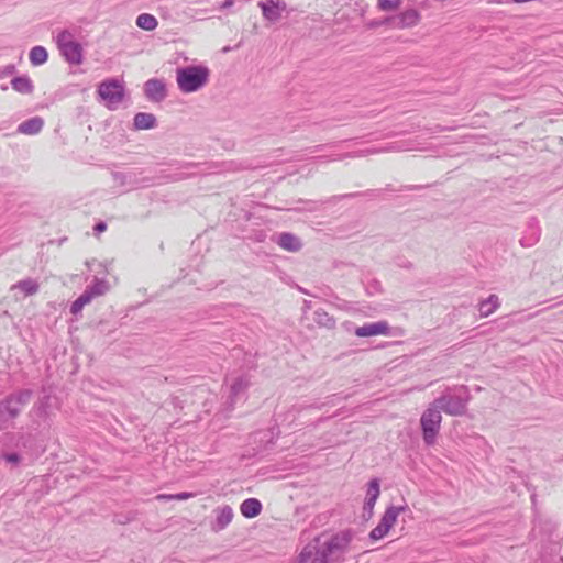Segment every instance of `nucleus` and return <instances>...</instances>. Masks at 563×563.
<instances>
[{"label":"nucleus","mask_w":563,"mask_h":563,"mask_svg":"<svg viewBox=\"0 0 563 563\" xmlns=\"http://www.w3.org/2000/svg\"><path fill=\"white\" fill-rule=\"evenodd\" d=\"M352 540L350 531L320 534L300 551L297 563H339Z\"/></svg>","instance_id":"f257e3e1"},{"label":"nucleus","mask_w":563,"mask_h":563,"mask_svg":"<svg viewBox=\"0 0 563 563\" xmlns=\"http://www.w3.org/2000/svg\"><path fill=\"white\" fill-rule=\"evenodd\" d=\"M471 400V393L467 386L456 385L446 388L432 404L449 416L461 417L465 415Z\"/></svg>","instance_id":"f03ea898"},{"label":"nucleus","mask_w":563,"mask_h":563,"mask_svg":"<svg viewBox=\"0 0 563 563\" xmlns=\"http://www.w3.org/2000/svg\"><path fill=\"white\" fill-rule=\"evenodd\" d=\"M209 76V68L202 65H189L176 70V81L179 90L184 93L200 90L208 82Z\"/></svg>","instance_id":"7ed1b4c3"},{"label":"nucleus","mask_w":563,"mask_h":563,"mask_svg":"<svg viewBox=\"0 0 563 563\" xmlns=\"http://www.w3.org/2000/svg\"><path fill=\"white\" fill-rule=\"evenodd\" d=\"M33 397V390L22 388L8 394L0 400V422L15 420Z\"/></svg>","instance_id":"20e7f679"},{"label":"nucleus","mask_w":563,"mask_h":563,"mask_svg":"<svg viewBox=\"0 0 563 563\" xmlns=\"http://www.w3.org/2000/svg\"><path fill=\"white\" fill-rule=\"evenodd\" d=\"M97 95L104 106L114 111L125 97V86L118 78H108L98 85Z\"/></svg>","instance_id":"39448f33"},{"label":"nucleus","mask_w":563,"mask_h":563,"mask_svg":"<svg viewBox=\"0 0 563 563\" xmlns=\"http://www.w3.org/2000/svg\"><path fill=\"white\" fill-rule=\"evenodd\" d=\"M441 411L431 402L420 418L422 439L427 445L430 446L434 444L441 428Z\"/></svg>","instance_id":"423d86ee"},{"label":"nucleus","mask_w":563,"mask_h":563,"mask_svg":"<svg viewBox=\"0 0 563 563\" xmlns=\"http://www.w3.org/2000/svg\"><path fill=\"white\" fill-rule=\"evenodd\" d=\"M56 43L62 56L71 65H80L82 63V46L74 40L73 34L68 30L58 33Z\"/></svg>","instance_id":"0eeeda50"},{"label":"nucleus","mask_w":563,"mask_h":563,"mask_svg":"<svg viewBox=\"0 0 563 563\" xmlns=\"http://www.w3.org/2000/svg\"><path fill=\"white\" fill-rule=\"evenodd\" d=\"M407 505L404 506H394L390 505L386 508L384 515L382 516L378 525L372 529L369 532L371 541H378L383 539L390 530V528L395 525L397 517L407 510Z\"/></svg>","instance_id":"6e6552de"},{"label":"nucleus","mask_w":563,"mask_h":563,"mask_svg":"<svg viewBox=\"0 0 563 563\" xmlns=\"http://www.w3.org/2000/svg\"><path fill=\"white\" fill-rule=\"evenodd\" d=\"M111 176L118 186L124 187V188H126V190L145 188V187H150L153 185L152 178L141 177V172H136V170H130L126 173L112 172Z\"/></svg>","instance_id":"1a4fd4ad"},{"label":"nucleus","mask_w":563,"mask_h":563,"mask_svg":"<svg viewBox=\"0 0 563 563\" xmlns=\"http://www.w3.org/2000/svg\"><path fill=\"white\" fill-rule=\"evenodd\" d=\"M250 377L246 374L239 375L231 378L230 394L225 401L228 409H233L235 402L245 397L246 390L250 387Z\"/></svg>","instance_id":"9d476101"},{"label":"nucleus","mask_w":563,"mask_h":563,"mask_svg":"<svg viewBox=\"0 0 563 563\" xmlns=\"http://www.w3.org/2000/svg\"><path fill=\"white\" fill-rule=\"evenodd\" d=\"M380 494V481L375 477L367 484L366 497L363 505V517L369 519L374 514L375 504Z\"/></svg>","instance_id":"9b49d317"},{"label":"nucleus","mask_w":563,"mask_h":563,"mask_svg":"<svg viewBox=\"0 0 563 563\" xmlns=\"http://www.w3.org/2000/svg\"><path fill=\"white\" fill-rule=\"evenodd\" d=\"M258 7L262 9L264 19L276 22L282 18L283 11L286 10V2L284 0H265L260 1Z\"/></svg>","instance_id":"f8f14e48"},{"label":"nucleus","mask_w":563,"mask_h":563,"mask_svg":"<svg viewBox=\"0 0 563 563\" xmlns=\"http://www.w3.org/2000/svg\"><path fill=\"white\" fill-rule=\"evenodd\" d=\"M144 93L150 101L161 102L167 96L166 85L162 79H148L144 84Z\"/></svg>","instance_id":"ddd939ff"},{"label":"nucleus","mask_w":563,"mask_h":563,"mask_svg":"<svg viewBox=\"0 0 563 563\" xmlns=\"http://www.w3.org/2000/svg\"><path fill=\"white\" fill-rule=\"evenodd\" d=\"M541 236V228L539 225V221L536 217H532L528 220L526 230L519 240V243L522 247H531L536 245Z\"/></svg>","instance_id":"4468645a"},{"label":"nucleus","mask_w":563,"mask_h":563,"mask_svg":"<svg viewBox=\"0 0 563 563\" xmlns=\"http://www.w3.org/2000/svg\"><path fill=\"white\" fill-rule=\"evenodd\" d=\"M390 327L387 321H378L373 323H365L355 329V335L360 338H368L375 335H389Z\"/></svg>","instance_id":"2eb2a0df"},{"label":"nucleus","mask_w":563,"mask_h":563,"mask_svg":"<svg viewBox=\"0 0 563 563\" xmlns=\"http://www.w3.org/2000/svg\"><path fill=\"white\" fill-rule=\"evenodd\" d=\"M419 20L420 13L416 9H407L387 21H391L395 27L405 29L415 26Z\"/></svg>","instance_id":"dca6fc26"},{"label":"nucleus","mask_w":563,"mask_h":563,"mask_svg":"<svg viewBox=\"0 0 563 563\" xmlns=\"http://www.w3.org/2000/svg\"><path fill=\"white\" fill-rule=\"evenodd\" d=\"M276 244H278L282 249L289 252H298L302 247L301 240L290 232H282L272 238Z\"/></svg>","instance_id":"f3484780"},{"label":"nucleus","mask_w":563,"mask_h":563,"mask_svg":"<svg viewBox=\"0 0 563 563\" xmlns=\"http://www.w3.org/2000/svg\"><path fill=\"white\" fill-rule=\"evenodd\" d=\"M157 126V119L153 113L137 112L133 118L134 131L151 130Z\"/></svg>","instance_id":"a211bd4d"},{"label":"nucleus","mask_w":563,"mask_h":563,"mask_svg":"<svg viewBox=\"0 0 563 563\" xmlns=\"http://www.w3.org/2000/svg\"><path fill=\"white\" fill-rule=\"evenodd\" d=\"M216 521L212 523V530L221 531L228 527V525L233 519V509L232 507L225 505L216 510Z\"/></svg>","instance_id":"6ab92c4d"},{"label":"nucleus","mask_w":563,"mask_h":563,"mask_svg":"<svg viewBox=\"0 0 563 563\" xmlns=\"http://www.w3.org/2000/svg\"><path fill=\"white\" fill-rule=\"evenodd\" d=\"M44 126V120L41 117H33L18 125V133L25 135H36Z\"/></svg>","instance_id":"aec40b11"},{"label":"nucleus","mask_w":563,"mask_h":563,"mask_svg":"<svg viewBox=\"0 0 563 563\" xmlns=\"http://www.w3.org/2000/svg\"><path fill=\"white\" fill-rule=\"evenodd\" d=\"M262 509V503L257 498H247L240 506L242 516L247 519L257 517Z\"/></svg>","instance_id":"412c9836"},{"label":"nucleus","mask_w":563,"mask_h":563,"mask_svg":"<svg viewBox=\"0 0 563 563\" xmlns=\"http://www.w3.org/2000/svg\"><path fill=\"white\" fill-rule=\"evenodd\" d=\"M12 88L22 95H31L34 91V85L27 75L16 76L11 80Z\"/></svg>","instance_id":"4be33fe9"},{"label":"nucleus","mask_w":563,"mask_h":563,"mask_svg":"<svg viewBox=\"0 0 563 563\" xmlns=\"http://www.w3.org/2000/svg\"><path fill=\"white\" fill-rule=\"evenodd\" d=\"M499 298L497 295H490L488 298L478 303V311L482 317H488L499 307Z\"/></svg>","instance_id":"5701e85b"},{"label":"nucleus","mask_w":563,"mask_h":563,"mask_svg":"<svg viewBox=\"0 0 563 563\" xmlns=\"http://www.w3.org/2000/svg\"><path fill=\"white\" fill-rule=\"evenodd\" d=\"M313 321L322 328L333 329L335 327V320L325 310L317 309L313 312Z\"/></svg>","instance_id":"b1692460"},{"label":"nucleus","mask_w":563,"mask_h":563,"mask_svg":"<svg viewBox=\"0 0 563 563\" xmlns=\"http://www.w3.org/2000/svg\"><path fill=\"white\" fill-rule=\"evenodd\" d=\"M14 288L20 289L25 296H33L38 291L40 285L33 278H25L15 284Z\"/></svg>","instance_id":"393cba45"},{"label":"nucleus","mask_w":563,"mask_h":563,"mask_svg":"<svg viewBox=\"0 0 563 563\" xmlns=\"http://www.w3.org/2000/svg\"><path fill=\"white\" fill-rule=\"evenodd\" d=\"M29 58H30V62L32 65L40 66V65H43L47 60L48 53H47L46 48L43 46H34L30 51Z\"/></svg>","instance_id":"a878e982"},{"label":"nucleus","mask_w":563,"mask_h":563,"mask_svg":"<svg viewBox=\"0 0 563 563\" xmlns=\"http://www.w3.org/2000/svg\"><path fill=\"white\" fill-rule=\"evenodd\" d=\"M136 25L145 31H153L157 27V19L150 13H142L136 18Z\"/></svg>","instance_id":"bb28decb"},{"label":"nucleus","mask_w":563,"mask_h":563,"mask_svg":"<svg viewBox=\"0 0 563 563\" xmlns=\"http://www.w3.org/2000/svg\"><path fill=\"white\" fill-rule=\"evenodd\" d=\"M108 290V283L104 279L95 278L91 285H88L85 291L93 297L103 295Z\"/></svg>","instance_id":"cd10ccee"},{"label":"nucleus","mask_w":563,"mask_h":563,"mask_svg":"<svg viewBox=\"0 0 563 563\" xmlns=\"http://www.w3.org/2000/svg\"><path fill=\"white\" fill-rule=\"evenodd\" d=\"M380 192H382V190H379V189H369L364 192H351V194H345V195L333 196L330 198L329 201H340L345 198H354V197H358V196L374 199V198H377L380 195Z\"/></svg>","instance_id":"c85d7f7f"},{"label":"nucleus","mask_w":563,"mask_h":563,"mask_svg":"<svg viewBox=\"0 0 563 563\" xmlns=\"http://www.w3.org/2000/svg\"><path fill=\"white\" fill-rule=\"evenodd\" d=\"M91 301V295L84 292L70 305V313L78 314L82 308Z\"/></svg>","instance_id":"c756f323"},{"label":"nucleus","mask_w":563,"mask_h":563,"mask_svg":"<svg viewBox=\"0 0 563 563\" xmlns=\"http://www.w3.org/2000/svg\"><path fill=\"white\" fill-rule=\"evenodd\" d=\"M380 151H382L380 148H375V147L366 148V150L356 151V152L345 154V155H331L328 157L327 161H339V159H342L343 157H361V156H365L368 154H376V153H379Z\"/></svg>","instance_id":"7c9ffc66"},{"label":"nucleus","mask_w":563,"mask_h":563,"mask_svg":"<svg viewBox=\"0 0 563 563\" xmlns=\"http://www.w3.org/2000/svg\"><path fill=\"white\" fill-rule=\"evenodd\" d=\"M364 287L368 296H376L383 292L382 284L376 278H371L364 282Z\"/></svg>","instance_id":"2f4dec72"},{"label":"nucleus","mask_w":563,"mask_h":563,"mask_svg":"<svg viewBox=\"0 0 563 563\" xmlns=\"http://www.w3.org/2000/svg\"><path fill=\"white\" fill-rule=\"evenodd\" d=\"M194 494L192 493H178V494H174V495H166V494H159L157 495V499H162V500H172V499H175V500H185V499H188L190 497H192Z\"/></svg>","instance_id":"473e14b6"},{"label":"nucleus","mask_w":563,"mask_h":563,"mask_svg":"<svg viewBox=\"0 0 563 563\" xmlns=\"http://www.w3.org/2000/svg\"><path fill=\"white\" fill-rule=\"evenodd\" d=\"M401 0H378V8L383 11H390L397 9Z\"/></svg>","instance_id":"72a5a7b5"},{"label":"nucleus","mask_w":563,"mask_h":563,"mask_svg":"<svg viewBox=\"0 0 563 563\" xmlns=\"http://www.w3.org/2000/svg\"><path fill=\"white\" fill-rule=\"evenodd\" d=\"M15 73H16V67L14 64H8L3 67H0V78L11 76Z\"/></svg>","instance_id":"f704fd0d"},{"label":"nucleus","mask_w":563,"mask_h":563,"mask_svg":"<svg viewBox=\"0 0 563 563\" xmlns=\"http://www.w3.org/2000/svg\"><path fill=\"white\" fill-rule=\"evenodd\" d=\"M49 399H51L49 396H44L38 400V404H37L38 413H41V415L46 413V409L48 407Z\"/></svg>","instance_id":"c9c22d12"},{"label":"nucleus","mask_w":563,"mask_h":563,"mask_svg":"<svg viewBox=\"0 0 563 563\" xmlns=\"http://www.w3.org/2000/svg\"><path fill=\"white\" fill-rule=\"evenodd\" d=\"M4 460L9 463H19L20 460H21V456L19 453H15V452H11V453H7L4 454Z\"/></svg>","instance_id":"e433bc0d"},{"label":"nucleus","mask_w":563,"mask_h":563,"mask_svg":"<svg viewBox=\"0 0 563 563\" xmlns=\"http://www.w3.org/2000/svg\"><path fill=\"white\" fill-rule=\"evenodd\" d=\"M93 230H95V232H96L97 234H98V233H101V232H103V231H106V230H107V223H106V222H103V221H100V222H98V223H96V224H95Z\"/></svg>","instance_id":"4c0bfd02"},{"label":"nucleus","mask_w":563,"mask_h":563,"mask_svg":"<svg viewBox=\"0 0 563 563\" xmlns=\"http://www.w3.org/2000/svg\"><path fill=\"white\" fill-rule=\"evenodd\" d=\"M132 518L130 516H124V515H115V522L120 523V525H124L126 522H129Z\"/></svg>","instance_id":"58836bf2"},{"label":"nucleus","mask_w":563,"mask_h":563,"mask_svg":"<svg viewBox=\"0 0 563 563\" xmlns=\"http://www.w3.org/2000/svg\"><path fill=\"white\" fill-rule=\"evenodd\" d=\"M489 4H507L510 3L511 0H488Z\"/></svg>","instance_id":"ea45409f"},{"label":"nucleus","mask_w":563,"mask_h":563,"mask_svg":"<svg viewBox=\"0 0 563 563\" xmlns=\"http://www.w3.org/2000/svg\"><path fill=\"white\" fill-rule=\"evenodd\" d=\"M234 3L233 0H224L223 3L221 4V9H228L230 7H232Z\"/></svg>","instance_id":"a19ab883"},{"label":"nucleus","mask_w":563,"mask_h":563,"mask_svg":"<svg viewBox=\"0 0 563 563\" xmlns=\"http://www.w3.org/2000/svg\"><path fill=\"white\" fill-rule=\"evenodd\" d=\"M350 117L349 115H341V117H333L331 120L333 121H344V120H347Z\"/></svg>","instance_id":"79ce46f5"},{"label":"nucleus","mask_w":563,"mask_h":563,"mask_svg":"<svg viewBox=\"0 0 563 563\" xmlns=\"http://www.w3.org/2000/svg\"><path fill=\"white\" fill-rule=\"evenodd\" d=\"M310 305H311V302H310V301H305V308H306V309H309V308H310Z\"/></svg>","instance_id":"37998d69"},{"label":"nucleus","mask_w":563,"mask_h":563,"mask_svg":"<svg viewBox=\"0 0 563 563\" xmlns=\"http://www.w3.org/2000/svg\"><path fill=\"white\" fill-rule=\"evenodd\" d=\"M439 131H444L446 130L445 128H441V126H437Z\"/></svg>","instance_id":"c03bdc74"},{"label":"nucleus","mask_w":563,"mask_h":563,"mask_svg":"<svg viewBox=\"0 0 563 563\" xmlns=\"http://www.w3.org/2000/svg\"><path fill=\"white\" fill-rule=\"evenodd\" d=\"M311 407L317 408V409H320V407H321V406H319V405H312Z\"/></svg>","instance_id":"a18cd8bd"},{"label":"nucleus","mask_w":563,"mask_h":563,"mask_svg":"<svg viewBox=\"0 0 563 563\" xmlns=\"http://www.w3.org/2000/svg\"><path fill=\"white\" fill-rule=\"evenodd\" d=\"M387 20H388V19H386L385 21H383V24H386V23L388 22ZM389 22L393 24V22H391V21H389Z\"/></svg>","instance_id":"49530a36"},{"label":"nucleus","mask_w":563,"mask_h":563,"mask_svg":"<svg viewBox=\"0 0 563 563\" xmlns=\"http://www.w3.org/2000/svg\"><path fill=\"white\" fill-rule=\"evenodd\" d=\"M323 158H324V157H322V156H319V157H318V159H320V161L324 162V159H323Z\"/></svg>","instance_id":"de8ad7c7"}]
</instances>
